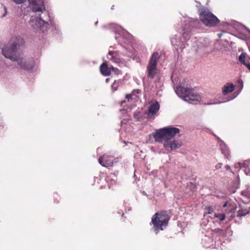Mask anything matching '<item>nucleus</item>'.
<instances>
[{
    "mask_svg": "<svg viewBox=\"0 0 250 250\" xmlns=\"http://www.w3.org/2000/svg\"><path fill=\"white\" fill-rule=\"evenodd\" d=\"M98 21H97L95 22V24L96 25L98 24Z\"/></svg>",
    "mask_w": 250,
    "mask_h": 250,
    "instance_id": "nucleus-42",
    "label": "nucleus"
},
{
    "mask_svg": "<svg viewBox=\"0 0 250 250\" xmlns=\"http://www.w3.org/2000/svg\"><path fill=\"white\" fill-rule=\"evenodd\" d=\"M134 118L136 119L137 120H139V114L135 113L134 114Z\"/></svg>",
    "mask_w": 250,
    "mask_h": 250,
    "instance_id": "nucleus-32",
    "label": "nucleus"
},
{
    "mask_svg": "<svg viewBox=\"0 0 250 250\" xmlns=\"http://www.w3.org/2000/svg\"><path fill=\"white\" fill-rule=\"evenodd\" d=\"M228 206V202L225 203V204L223 205V208H225Z\"/></svg>",
    "mask_w": 250,
    "mask_h": 250,
    "instance_id": "nucleus-36",
    "label": "nucleus"
},
{
    "mask_svg": "<svg viewBox=\"0 0 250 250\" xmlns=\"http://www.w3.org/2000/svg\"><path fill=\"white\" fill-rule=\"evenodd\" d=\"M28 8L34 15H31L29 25L36 32L46 33L50 27H55L45 6V0H27Z\"/></svg>",
    "mask_w": 250,
    "mask_h": 250,
    "instance_id": "nucleus-1",
    "label": "nucleus"
},
{
    "mask_svg": "<svg viewBox=\"0 0 250 250\" xmlns=\"http://www.w3.org/2000/svg\"><path fill=\"white\" fill-rule=\"evenodd\" d=\"M239 92H238L237 93H236V92L234 93V94H235V95L233 97L231 98L230 99H229L227 100L226 101H224V102H225L229 101H230L231 100H233V99H234L235 97H236L237 96V95L239 94ZM224 103V102H217V103H208L207 104H207V105H210V104H221V103Z\"/></svg>",
    "mask_w": 250,
    "mask_h": 250,
    "instance_id": "nucleus-20",
    "label": "nucleus"
},
{
    "mask_svg": "<svg viewBox=\"0 0 250 250\" xmlns=\"http://www.w3.org/2000/svg\"><path fill=\"white\" fill-rule=\"evenodd\" d=\"M109 81V78H106V80H105V82L106 83L108 82Z\"/></svg>",
    "mask_w": 250,
    "mask_h": 250,
    "instance_id": "nucleus-40",
    "label": "nucleus"
},
{
    "mask_svg": "<svg viewBox=\"0 0 250 250\" xmlns=\"http://www.w3.org/2000/svg\"><path fill=\"white\" fill-rule=\"evenodd\" d=\"M159 108L160 105L158 102H156L155 103L151 104L148 110V116H149L150 115H153L156 114L159 110Z\"/></svg>",
    "mask_w": 250,
    "mask_h": 250,
    "instance_id": "nucleus-12",
    "label": "nucleus"
},
{
    "mask_svg": "<svg viewBox=\"0 0 250 250\" xmlns=\"http://www.w3.org/2000/svg\"><path fill=\"white\" fill-rule=\"evenodd\" d=\"M234 90V85L232 83H227L223 88L222 94L227 95L229 93L232 92Z\"/></svg>",
    "mask_w": 250,
    "mask_h": 250,
    "instance_id": "nucleus-13",
    "label": "nucleus"
},
{
    "mask_svg": "<svg viewBox=\"0 0 250 250\" xmlns=\"http://www.w3.org/2000/svg\"><path fill=\"white\" fill-rule=\"evenodd\" d=\"M26 0H12V1L18 4L23 3Z\"/></svg>",
    "mask_w": 250,
    "mask_h": 250,
    "instance_id": "nucleus-26",
    "label": "nucleus"
},
{
    "mask_svg": "<svg viewBox=\"0 0 250 250\" xmlns=\"http://www.w3.org/2000/svg\"><path fill=\"white\" fill-rule=\"evenodd\" d=\"M241 163L239 162L237 164H235L234 165V167L236 168L241 169Z\"/></svg>",
    "mask_w": 250,
    "mask_h": 250,
    "instance_id": "nucleus-28",
    "label": "nucleus"
},
{
    "mask_svg": "<svg viewBox=\"0 0 250 250\" xmlns=\"http://www.w3.org/2000/svg\"><path fill=\"white\" fill-rule=\"evenodd\" d=\"M119 87V85L117 82L115 81L114 82V83L111 85V89L112 91L114 92L116 90H117L118 87Z\"/></svg>",
    "mask_w": 250,
    "mask_h": 250,
    "instance_id": "nucleus-25",
    "label": "nucleus"
},
{
    "mask_svg": "<svg viewBox=\"0 0 250 250\" xmlns=\"http://www.w3.org/2000/svg\"><path fill=\"white\" fill-rule=\"evenodd\" d=\"M250 213V208H249V210L247 209H242L241 210H239L237 213V215L240 217L244 216Z\"/></svg>",
    "mask_w": 250,
    "mask_h": 250,
    "instance_id": "nucleus-19",
    "label": "nucleus"
},
{
    "mask_svg": "<svg viewBox=\"0 0 250 250\" xmlns=\"http://www.w3.org/2000/svg\"><path fill=\"white\" fill-rule=\"evenodd\" d=\"M214 213V209L211 207H206L204 209V216L206 214H211L213 216Z\"/></svg>",
    "mask_w": 250,
    "mask_h": 250,
    "instance_id": "nucleus-17",
    "label": "nucleus"
},
{
    "mask_svg": "<svg viewBox=\"0 0 250 250\" xmlns=\"http://www.w3.org/2000/svg\"><path fill=\"white\" fill-rule=\"evenodd\" d=\"M115 52L114 51H109L108 53L107 57L110 60H113L114 61H116V59L115 57L113 56V54H114Z\"/></svg>",
    "mask_w": 250,
    "mask_h": 250,
    "instance_id": "nucleus-23",
    "label": "nucleus"
},
{
    "mask_svg": "<svg viewBox=\"0 0 250 250\" xmlns=\"http://www.w3.org/2000/svg\"><path fill=\"white\" fill-rule=\"evenodd\" d=\"M116 29L118 30V31H122L123 36H125V38H127L129 40L131 39L132 38V35L128 33L127 31L124 30L121 26L120 25H117L116 26Z\"/></svg>",
    "mask_w": 250,
    "mask_h": 250,
    "instance_id": "nucleus-15",
    "label": "nucleus"
},
{
    "mask_svg": "<svg viewBox=\"0 0 250 250\" xmlns=\"http://www.w3.org/2000/svg\"><path fill=\"white\" fill-rule=\"evenodd\" d=\"M241 195L249 198L250 197V188H247L246 190L241 191Z\"/></svg>",
    "mask_w": 250,
    "mask_h": 250,
    "instance_id": "nucleus-21",
    "label": "nucleus"
},
{
    "mask_svg": "<svg viewBox=\"0 0 250 250\" xmlns=\"http://www.w3.org/2000/svg\"><path fill=\"white\" fill-rule=\"evenodd\" d=\"M136 91H137V92H139L140 90L139 89H137L136 90Z\"/></svg>",
    "mask_w": 250,
    "mask_h": 250,
    "instance_id": "nucleus-45",
    "label": "nucleus"
},
{
    "mask_svg": "<svg viewBox=\"0 0 250 250\" xmlns=\"http://www.w3.org/2000/svg\"><path fill=\"white\" fill-rule=\"evenodd\" d=\"M159 59V54L158 52L153 53L149 61L147 66V76L150 79H153L157 72V61Z\"/></svg>",
    "mask_w": 250,
    "mask_h": 250,
    "instance_id": "nucleus-8",
    "label": "nucleus"
},
{
    "mask_svg": "<svg viewBox=\"0 0 250 250\" xmlns=\"http://www.w3.org/2000/svg\"><path fill=\"white\" fill-rule=\"evenodd\" d=\"M211 218H217L218 220H219L221 221H222L225 220L226 218V215L224 213H214L213 214V216H210L209 217Z\"/></svg>",
    "mask_w": 250,
    "mask_h": 250,
    "instance_id": "nucleus-16",
    "label": "nucleus"
},
{
    "mask_svg": "<svg viewBox=\"0 0 250 250\" xmlns=\"http://www.w3.org/2000/svg\"><path fill=\"white\" fill-rule=\"evenodd\" d=\"M218 143L220 146L222 154L225 158L229 159V150L226 144L222 140H219Z\"/></svg>",
    "mask_w": 250,
    "mask_h": 250,
    "instance_id": "nucleus-11",
    "label": "nucleus"
},
{
    "mask_svg": "<svg viewBox=\"0 0 250 250\" xmlns=\"http://www.w3.org/2000/svg\"><path fill=\"white\" fill-rule=\"evenodd\" d=\"M192 49L200 56H202L208 52V45L199 41L196 38L190 42Z\"/></svg>",
    "mask_w": 250,
    "mask_h": 250,
    "instance_id": "nucleus-9",
    "label": "nucleus"
},
{
    "mask_svg": "<svg viewBox=\"0 0 250 250\" xmlns=\"http://www.w3.org/2000/svg\"><path fill=\"white\" fill-rule=\"evenodd\" d=\"M247 31L250 34V29H249L247 27H245Z\"/></svg>",
    "mask_w": 250,
    "mask_h": 250,
    "instance_id": "nucleus-39",
    "label": "nucleus"
},
{
    "mask_svg": "<svg viewBox=\"0 0 250 250\" xmlns=\"http://www.w3.org/2000/svg\"><path fill=\"white\" fill-rule=\"evenodd\" d=\"M24 43L23 39L19 36L12 37L8 43L2 48V54L13 62H17L18 65L22 69L31 70L34 67L33 59L28 61L21 57L19 49Z\"/></svg>",
    "mask_w": 250,
    "mask_h": 250,
    "instance_id": "nucleus-2",
    "label": "nucleus"
},
{
    "mask_svg": "<svg viewBox=\"0 0 250 250\" xmlns=\"http://www.w3.org/2000/svg\"><path fill=\"white\" fill-rule=\"evenodd\" d=\"M7 69V65L2 61H0V74L4 72Z\"/></svg>",
    "mask_w": 250,
    "mask_h": 250,
    "instance_id": "nucleus-18",
    "label": "nucleus"
},
{
    "mask_svg": "<svg viewBox=\"0 0 250 250\" xmlns=\"http://www.w3.org/2000/svg\"><path fill=\"white\" fill-rule=\"evenodd\" d=\"M201 20L188 18L186 20L184 25L183 27L182 36L176 35L174 38L171 39V43L175 47L176 49L178 48L181 50L186 48L189 45L188 42L191 37L193 28H198L200 27Z\"/></svg>",
    "mask_w": 250,
    "mask_h": 250,
    "instance_id": "nucleus-4",
    "label": "nucleus"
},
{
    "mask_svg": "<svg viewBox=\"0 0 250 250\" xmlns=\"http://www.w3.org/2000/svg\"><path fill=\"white\" fill-rule=\"evenodd\" d=\"M126 99H128V100L131 98V94H126L125 95Z\"/></svg>",
    "mask_w": 250,
    "mask_h": 250,
    "instance_id": "nucleus-35",
    "label": "nucleus"
},
{
    "mask_svg": "<svg viewBox=\"0 0 250 250\" xmlns=\"http://www.w3.org/2000/svg\"><path fill=\"white\" fill-rule=\"evenodd\" d=\"M200 19L203 23L209 27L216 26L220 21L214 14L206 9H204L201 11Z\"/></svg>",
    "mask_w": 250,
    "mask_h": 250,
    "instance_id": "nucleus-7",
    "label": "nucleus"
},
{
    "mask_svg": "<svg viewBox=\"0 0 250 250\" xmlns=\"http://www.w3.org/2000/svg\"><path fill=\"white\" fill-rule=\"evenodd\" d=\"M225 167H226V169H227V170H229V169H230V167H229V166H228V165H226V166H225Z\"/></svg>",
    "mask_w": 250,
    "mask_h": 250,
    "instance_id": "nucleus-37",
    "label": "nucleus"
},
{
    "mask_svg": "<svg viewBox=\"0 0 250 250\" xmlns=\"http://www.w3.org/2000/svg\"><path fill=\"white\" fill-rule=\"evenodd\" d=\"M143 194L145 195H147V194L145 192V191H143Z\"/></svg>",
    "mask_w": 250,
    "mask_h": 250,
    "instance_id": "nucleus-41",
    "label": "nucleus"
},
{
    "mask_svg": "<svg viewBox=\"0 0 250 250\" xmlns=\"http://www.w3.org/2000/svg\"><path fill=\"white\" fill-rule=\"evenodd\" d=\"M114 5H113L112 7H111V9H113V7H114Z\"/></svg>",
    "mask_w": 250,
    "mask_h": 250,
    "instance_id": "nucleus-44",
    "label": "nucleus"
},
{
    "mask_svg": "<svg viewBox=\"0 0 250 250\" xmlns=\"http://www.w3.org/2000/svg\"><path fill=\"white\" fill-rule=\"evenodd\" d=\"M180 132L179 128L169 126L157 129L152 133L151 136L156 142L163 143L165 149L171 151L181 146V144L177 141L172 139Z\"/></svg>",
    "mask_w": 250,
    "mask_h": 250,
    "instance_id": "nucleus-3",
    "label": "nucleus"
},
{
    "mask_svg": "<svg viewBox=\"0 0 250 250\" xmlns=\"http://www.w3.org/2000/svg\"><path fill=\"white\" fill-rule=\"evenodd\" d=\"M117 174H118V172L117 173L114 172V173H111L109 176V178H112V176H114L115 177H116Z\"/></svg>",
    "mask_w": 250,
    "mask_h": 250,
    "instance_id": "nucleus-31",
    "label": "nucleus"
},
{
    "mask_svg": "<svg viewBox=\"0 0 250 250\" xmlns=\"http://www.w3.org/2000/svg\"><path fill=\"white\" fill-rule=\"evenodd\" d=\"M244 171L245 174L247 175H250V167H249L247 169H244Z\"/></svg>",
    "mask_w": 250,
    "mask_h": 250,
    "instance_id": "nucleus-29",
    "label": "nucleus"
},
{
    "mask_svg": "<svg viewBox=\"0 0 250 250\" xmlns=\"http://www.w3.org/2000/svg\"><path fill=\"white\" fill-rule=\"evenodd\" d=\"M114 160V157L112 156L104 155L99 158L98 161L101 165L107 167L113 166Z\"/></svg>",
    "mask_w": 250,
    "mask_h": 250,
    "instance_id": "nucleus-10",
    "label": "nucleus"
},
{
    "mask_svg": "<svg viewBox=\"0 0 250 250\" xmlns=\"http://www.w3.org/2000/svg\"><path fill=\"white\" fill-rule=\"evenodd\" d=\"M240 82L241 83V89H240V91L241 90V89H242L243 87V82L242 80H240Z\"/></svg>",
    "mask_w": 250,
    "mask_h": 250,
    "instance_id": "nucleus-38",
    "label": "nucleus"
},
{
    "mask_svg": "<svg viewBox=\"0 0 250 250\" xmlns=\"http://www.w3.org/2000/svg\"><path fill=\"white\" fill-rule=\"evenodd\" d=\"M175 92L177 95L182 98L184 101L188 102L189 103L195 104L193 102H198L201 97L199 95L193 94L192 89L188 87L187 85H185V83H180L179 84L176 89L175 90Z\"/></svg>",
    "mask_w": 250,
    "mask_h": 250,
    "instance_id": "nucleus-5",
    "label": "nucleus"
},
{
    "mask_svg": "<svg viewBox=\"0 0 250 250\" xmlns=\"http://www.w3.org/2000/svg\"><path fill=\"white\" fill-rule=\"evenodd\" d=\"M100 69L102 75L107 76L110 74V69L107 66L106 64L104 63L102 64L100 66Z\"/></svg>",
    "mask_w": 250,
    "mask_h": 250,
    "instance_id": "nucleus-14",
    "label": "nucleus"
},
{
    "mask_svg": "<svg viewBox=\"0 0 250 250\" xmlns=\"http://www.w3.org/2000/svg\"><path fill=\"white\" fill-rule=\"evenodd\" d=\"M221 34H222L221 33L218 34L219 37H220L221 36Z\"/></svg>",
    "mask_w": 250,
    "mask_h": 250,
    "instance_id": "nucleus-43",
    "label": "nucleus"
},
{
    "mask_svg": "<svg viewBox=\"0 0 250 250\" xmlns=\"http://www.w3.org/2000/svg\"><path fill=\"white\" fill-rule=\"evenodd\" d=\"M250 160H246L244 161L243 163H241V168H244V169H247L248 167H250Z\"/></svg>",
    "mask_w": 250,
    "mask_h": 250,
    "instance_id": "nucleus-22",
    "label": "nucleus"
},
{
    "mask_svg": "<svg viewBox=\"0 0 250 250\" xmlns=\"http://www.w3.org/2000/svg\"><path fill=\"white\" fill-rule=\"evenodd\" d=\"M116 82H117L119 85V86L122 85L123 84L124 81L121 79H119L117 81H115Z\"/></svg>",
    "mask_w": 250,
    "mask_h": 250,
    "instance_id": "nucleus-30",
    "label": "nucleus"
},
{
    "mask_svg": "<svg viewBox=\"0 0 250 250\" xmlns=\"http://www.w3.org/2000/svg\"><path fill=\"white\" fill-rule=\"evenodd\" d=\"M114 178H115L114 176H112V178H109L110 180H111V182L112 184L116 183V180L114 179Z\"/></svg>",
    "mask_w": 250,
    "mask_h": 250,
    "instance_id": "nucleus-33",
    "label": "nucleus"
},
{
    "mask_svg": "<svg viewBox=\"0 0 250 250\" xmlns=\"http://www.w3.org/2000/svg\"><path fill=\"white\" fill-rule=\"evenodd\" d=\"M169 218L165 213H156L152 218L150 225H153L151 230L155 234H157L160 230H163V227H166L168 224Z\"/></svg>",
    "mask_w": 250,
    "mask_h": 250,
    "instance_id": "nucleus-6",
    "label": "nucleus"
},
{
    "mask_svg": "<svg viewBox=\"0 0 250 250\" xmlns=\"http://www.w3.org/2000/svg\"><path fill=\"white\" fill-rule=\"evenodd\" d=\"M112 69L115 71V72L117 74H118L120 72V70L118 69V68H114L113 67H112Z\"/></svg>",
    "mask_w": 250,
    "mask_h": 250,
    "instance_id": "nucleus-34",
    "label": "nucleus"
},
{
    "mask_svg": "<svg viewBox=\"0 0 250 250\" xmlns=\"http://www.w3.org/2000/svg\"><path fill=\"white\" fill-rule=\"evenodd\" d=\"M216 232L219 233L220 234H224L223 230L220 229H216L214 230Z\"/></svg>",
    "mask_w": 250,
    "mask_h": 250,
    "instance_id": "nucleus-27",
    "label": "nucleus"
},
{
    "mask_svg": "<svg viewBox=\"0 0 250 250\" xmlns=\"http://www.w3.org/2000/svg\"><path fill=\"white\" fill-rule=\"evenodd\" d=\"M1 7L3 8L4 11V13L1 15V18H4L6 17V16L7 15L8 11H7V7L4 6L3 4H1Z\"/></svg>",
    "mask_w": 250,
    "mask_h": 250,
    "instance_id": "nucleus-24",
    "label": "nucleus"
}]
</instances>
